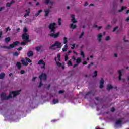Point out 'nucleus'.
<instances>
[{"label": "nucleus", "mask_w": 129, "mask_h": 129, "mask_svg": "<svg viewBox=\"0 0 129 129\" xmlns=\"http://www.w3.org/2000/svg\"><path fill=\"white\" fill-rule=\"evenodd\" d=\"M20 92H21V90L11 91L10 92L9 96H7L5 93H2L1 94V100L2 101L4 100H8L10 99V98H13V97H16L17 95H19Z\"/></svg>", "instance_id": "f257e3e1"}, {"label": "nucleus", "mask_w": 129, "mask_h": 129, "mask_svg": "<svg viewBox=\"0 0 129 129\" xmlns=\"http://www.w3.org/2000/svg\"><path fill=\"white\" fill-rule=\"evenodd\" d=\"M49 30H50L51 34H49L50 37H54L55 39L58 38L60 35V32H58L57 33H56V23H50L48 26Z\"/></svg>", "instance_id": "f03ea898"}, {"label": "nucleus", "mask_w": 129, "mask_h": 129, "mask_svg": "<svg viewBox=\"0 0 129 129\" xmlns=\"http://www.w3.org/2000/svg\"><path fill=\"white\" fill-rule=\"evenodd\" d=\"M29 38H30V36L28 34V33H23L22 35V40H25L21 42L20 43V45L21 46H26V43L30 42Z\"/></svg>", "instance_id": "7ed1b4c3"}, {"label": "nucleus", "mask_w": 129, "mask_h": 129, "mask_svg": "<svg viewBox=\"0 0 129 129\" xmlns=\"http://www.w3.org/2000/svg\"><path fill=\"white\" fill-rule=\"evenodd\" d=\"M20 44L19 41L14 42L12 44H10L9 46H1L0 47L3 49H7L8 50H10V49H13V48H15V46H18Z\"/></svg>", "instance_id": "20e7f679"}, {"label": "nucleus", "mask_w": 129, "mask_h": 129, "mask_svg": "<svg viewBox=\"0 0 129 129\" xmlns=\"http://www.w3.org/2000/svg\"><path fill=\"white\" fill-rule=\"evenodd\" d=\"M39 78L40 79V84L38 86V88H40L41 86H43V83H42V79H43V80H47V74L41 73V74L39 76Z\"/></svg>", "instance_id": "39448f33"}, {"label": "nucleus", "mask_w": 129, "mask_h": 129, "mask_svg": "<svg viewBox=\"0 0 129 129\" xmlns=\"http://www.w3.org/2000/svg\"><path fill=\"white\" fill-rule=\"evenodd\" d=\"M54 47H56L57 49H60V48L62 47L61 46V43L59 42V41H55L53 44L50 46L49 49L50 50H55Z\"/></svg>", "instance_id": "423d86ee"}, {"label": "nucleus", "mask_w": 129, "mask_h": 129, "mask_svg": "<svg viewBox=\"0 0 129 129\" xmlns=\"http://www.w3.org/2000/svg\"><path fill=\"white\" fill-rule=\"evenodd\" d=\"M38 64L42 65V66L40 67L41 69H45V67H46V62L44 61L43 59L39 60L38 62Z\"/></svg>", "instance_id": "0eeeda50"}, {"label": "nucleus", "mask_w": 129, "mask_h": 129, "mask_svg": "<svg viewBox=\"0 0 129 129\" xmlns=\"http://www.w3.org/2000/svg\"><path fill=\"white\" fill-rule=\"evenodd\" d=\"M103 84H104V80H103V78H101V80L100 81V86H99V87L101 89L103 88L104 87Z\"/></svg>", "instance_id": "6e6552de"}, {"label": "nucleus", "mask_w": 129, "mask_h": 129, "mask_svg": "<svg viewBox=\"0 0 129 129\" xmlns=\"http://www.w3.org/2000/svg\"><path fill=\"white\" fill-rule=\"evenodd\" d=\"M107 90H108V91H109L110 90H111V89H112V88H113V87L112 86V85H111V84H108L107 85Z\"/></svg>", "instance_id": "1a4fd4ad"}, {"label": "nucleus", "mask_w": 129, "mask_h": 129, "mask_svg": "<svg viewBox=\"0 0 129 129\" xmlns=\"http://www.w3.org/2000/svg\"><path fill=\"white\" fill-rule=\"evenodd\" d=\"M21 63L24 66H28L29 65V63L24 59L21 60Z\"/></svg>", "instance_id": "9d476101"}, {"label": "nucleus", "mask_w": 129, "mask_h": 129, "mask_svg": "<svg viewBox=\"0 0 129 129\" xmlns=\"http://www.w3.org/2000/svg\"><path fill=\"white\" fill-rule=\"evenodd\" d=\"M25 12L26 13L24 15V18H27V16H30V9L26 10Z\"/></svg>", "instance_id": "9b49d317"}, {"label": "nucleus", "mask_w": 129, "mask_h": 129, "mask_svg": "<svg viewBox=\"0 0 129 129\" xmlns=\"http://www.w3.org/2000/svg\"><path fill=\"white\" fill-rule=\"evenodd\" d=\"M44 12H45V17H48L49 16V13H50V9H45L44 10Z\"/></svg>", "instance_id": "f8f14e48"}, {"label": "nucleus", "mask_w": 129, "mask_h": 129, "mask_svg": "<svg viewBox=\"0 0 129 129\" xmlns=\"http://www.w3.org/2000/svg\"><path fill=\"white\" fill-rule=\"evenodd\" d=\"M71 18H72V23H76V20L75 19V15H74V14H72L71 16Z\"/></svg>", "instance_id": "ddd939ff"}, {"label": "nucleus", "mask_w": 129, "mask_h": 129, "mask_svg": "<svg viewBox=\"0 0 129 129\" xmlns=\"http://www.w3.org/2000/svg\"><path fill=\"white\" fill-rule=\"evenodd\" d=\"M27 56L28 58H30V57H32V56H34V53H33V51H30L27 53Z\"/></svg>", "instance_id": "4468645a"}, {"label": "nucleus", "mask_w": 129, "mask_h": 129, "mask_svg": "<svg viewBox=\"0 0 129 129\" xmlns=\"http://www.w3.org/2000/svg\"><path fill=\"white\" fill-rule=\"evenodd\" d=\"M16 66L18 69H21V68H22V64H21V62H17L16 63Z\"/></svg>", "instance_id": "2eb2a0df"}, {"label": "nucleus", "mask_w": 129, "mask_h": 129, "mask_svg": "<svg viewBox=\"0 0 129 129\" xmlns=\"http://www.w3.org/2000/svg\"><path fill=\"white\" fill-rule=\"evenodd\" d=\"M5 76H6V74L4 72L1 73L0 74V79H4V78H5Z\"/></svg>", "instance_id": "dca6fc26"}, {"label": "nucleus", "mask_w": 129, "mask_h": 129, "mask_svg": "<svg viewBox=\"0 0 129 129\" xmlns=\"http://www.w3.org/2000/svg\"><path fill=\"white\" fill-rule=\"evenodd\" d=\"M77 26H76V25H74V24L72 23L70 25V28L71 29H73V30H74V29H76Z\"/></svg>", "instance_id": "f3484780"}, {"label": "nucleus", "mask_w": 129, "mask_h": 129, "mask_svg": "<svg viewBox=\"0 0 129 129\" xmlns=\"http://www.w3.org/2000/svg\"><path fill=\"white\" fill-rule=\"evenodd\" d=\"M101 38H102V33L98 35V40L99 42H101Z\"/></svg>", "instance_id": "a211bd4d"}, {"label": "nucleus", "mask_w": 129, "mask_h": 129, "mask_svg": "<svg viewBox=\"0 0 129 129\" xmlns=\"http://www.w3.org/2000/svg\"><path fill=\"white\" fill-rule=\"evenodd\" d=\"M91 93H92V91H90L87 92L86 93V95H85V98H87V97H88L89 95H90V94H91Z\"/></svg>", "instance_id": "6ab92c4d"}, {"label": "nucleus", "mask_w": 129, "mask_h": 129, "mask_svg": "<svg viewBox=\"0 0 129 129\" xmlns=\"http://www.w3.org/2000/svg\"><path fill=\"white\" fill-rule=\"evenodd\" d=\"M118 72L119 74V80H121V76H122V74L121 73V70H119Z\"/></svg>", "instance_id": "aec40b11"}, {"label": "nucleus", "mask_w": 129, "mask_h": 129, "mask_svg": "<svg viewBox=\"0 0 129 129\" xmlns=\"http://www.w3.org/2000/svg\"><path fill=\"white\" fill-rule=\"evenodd\" d=\"M14 3H15L14 1H12L10 3H7L6 4V7H11V6H12V4H14Z\"/></svg>", "instance_id": "412c9836"}, {"label": "nucleus", "mask_w": 129, "mask_h": 129, "mask_svg": "<svg viewBox=\"0 0 129 129\" xmlns=\"http://www.w3.org/2000/svg\"><path fill=\"white\" fill-rule=\"evenodd\" d=\"M53 104H56V103H59V100L58 99H55L52 100Z\"/></svg>", "instance_id": "4be33fe9"}, {"label": "nucleus", "mask_w": 129, "mask_h": 129, "mask_svg": "<svg viewBox=\"0 0 129 129\" xmlns=\"http://www.w3.org/2000/svg\"><path fill=\"white\" fill-rule=\"evenodd\" d=\"M67 49H68V46H67V44H66L64 48H62V51L63 52H66V51H67Z\"/></svg>", "instance_id": "5701e85b"}, {"label": "nucleus", "mask_w": 129, "mask_h": 129, "mask_svg": "<svg viewBox=\"0 0 129 129\" xmlns=\"http://www.w3.org/2000/svg\"><path fill=\"white\" fill-rule=\"evenodd\" d=\"M122 123V121L121 120H117L116 121V124L118 125V124H121Z\"/></svg>", "instance_id": "b1692460"}, {"label": "nucleus", "mask_w": 129, "mask_h": 129, "mask_svg": "<svg viewBox=\"0 0 129 129\" xmlns=\"http://www.w3.org/2000/svg\"><path fill=\"white\" fill-rule=\"evenodd\" d=\"M126 9V7L122 6L121 9L118 10L119 13L121 12L123 10H125Z\"/></svg>", "instance_id": "393cba45"}, {"label": "nucleus", "mask_w": 129, "mask_h": 129, "mask_svg": "<svg viewBox=\"0 0 129 129\" xmlns=\"http://www.w3.org/2000/svg\"><path fill=\"white\" fill-rule=\"evenodd\" d=\"M93 28H98V30H100V29L102 28V26H98L95 24H94V25L93 26Z\"/></svg>", "instance_id": "a878e982"}, {"label": "nucleus", "mask_w": 129, "mask_h": 129, "mask_svg": "<svg viewBox=\"0 0 129 129\" xmlns=\"http://www.w3.org/2000/svg\"><path fill=\"white\" fill-rule=\"evenodd\" d=\"M42 12H43V10H42V9H40V10H39L38 13L35 14L36 17H38V16H39L40 13H42Z\"/></svg>", "instance_id": "bb28decb"}, {"label": "nucleus", "mask_w": 129, "mask_h": 129, "mask_svg": "<svg viewBox=\"0 0 129 129\" xmlns=\"http://www.w3.org/2000/svg\"><path fill=\"white\" fill-rule=\"evenodd\" d=\"M42 46H38V47H36V48H35V49H36V50L37 51V52H39V51H40V50L41 49H42Z\"/></svg>", "instance_id": "cd10ccee"}, {"label": "nucleus", "mask_w": 129, "mask_h": 129, "mask_svg": "<svg viewBox=\"0 0 129 129\" xmlns=\"http://www.w3.org/2000/svg\"><path fill=\"white\" fill-rule=\"evenodd\" d=\"M81 59L80 58V57H78L77 58V60H76V62L78 63V64H79V63H81Z\"/></svg>", "instance_id": "c85d7f7f"}, {"label": "nucleus", "mask_w": 129, "mask_h": 129, "mask_svg": "<svg viewBox=\"0 0 129 129\" xmlns=\"http://www.w3.org/2000/svg\"><path fill=\"white\" fill-rule=\"evenodd\" d=\"M11 41V38L10 37H6L5 38L6 43H9Z\"/></svg>", "instance_id": "c756f323"}, {"label": "nucleus", "mask_w": 129, "mask_h": 129, "mask_svg": "<svg viewBox=\"0 0 129 129\" xmlns=\"http://www.w3.org/2000/svg\"><path fill=\"white\" fill-rule=\"evenodd\" d=\"M56 65L59 68L62 66V63L59 61H56Z\"/></svg>", "instance_id": "7c9ffc66"}, {"label": "nucleus", "mask_w": 129, "mask_h": 129, "mask_svg": "<svg viewBox=\"0 0 129 129\" xmlns=\"http://www.w3.org/2000/svg\"><path fill=\"white\" fill-rule=\"evenodd\" d=\"M25 60H26V62H28V63H32V60L28 57H26Z\"/></svg>", "instance_id": "2f4dec72"}, {"label": "nucleus", "mask_w": 129, "mask_h": 129, "mask_svg": "<svg viewBox=\"0 0 129 129\" xmlns=\"http://www.w3.org/2000/svg\"><path fill=\"white\" fill-rule=\"evenodd\" d=\"M57 59L58 61H61V54L60 53L57 54Z\"/></svg>", "instance_id": "473e14b6"}, {"label": "nucleus", "mask_w": 129, "mask_h": 129, "mask_svg": "<svg viewBox=\"0 0 129 129\" xmlns=\"http://www.w3.org/2000/svg\"><path fill=\"white\" fill-rule=\"evenodd\" d=\"M67 37H64L63 38V44H67Z\"/></svg>", "instance_id": "72a5a7b5"}, {"label": "nucleus", "mask_w": 129, "mask_h": 129, "mask_svg": "<svg viewBox=\"0 0 129 129\" xmlns=\"http://www.w3.org/2000/svg\"><path fill=\"white\" fill-rule=\"evenodd\" d=\"M24 34H27V32H28V29L26 27H25L23 30Z\"/></svg>", "instance_id": "f704fd0d"}, {"label": "nucleus", "mask_w": 129, "mask_h": 129, "mask_svg": "<svg viewBox=\"0 0 129 129\" xmlns=\"http://www.w3.org/2000/svg\"><path fill=\"white\" fill-rule=\"evenodd\" d=\"M19 55H20V54H19V53H18V52H15L13 53V55L15 56L16 57H18V56H19Z\"/></svg>", "instance_id": "c9c22d12"}, {"label": "nucleus", "mask_w": 129, "mask_h": 129, "mask_svg": "<svg viewBox=\"0 0 129 129\" xmlns=\"http://www.w3.org/2000/svg\"><path fill=\"white\" fill-rule=\"evenodd\" d=\"M94 76H93L92 77L93 78H94V77H96L97 76V72L95 71L94 73Z\"/></svg>", "instance_id": "e433bc0d"}, {"label": "nucleus", "mask_w": 129, "mask_h": 129, "mask_svg": "<svg viewBox=\"0 0 129 129\" xmlns=\"http://www.w3.org/2000/svg\"><path fill=\"white\" fill-rule=\"evenodd\" d=\"M84 35V32L83 31V32L81 33V35H80V36H79V39H81V38H82V36H83Z\"/></svg>", "instance_id": "4c0bfd02"}, {"label": "nucleus", "mask_w": 129, "mask_h": 129, "mask_svg": "<svg viewBox=\"0 0 129 129\" xmlns=\"http://www.w3.org/2000/svg\"><path fill=\"white\" fill-rule=\"evenodd\" d=\"M95 99L96 100H97V101H101L102 100V99H99V97H95Z\"/></svg>", "instance_id": "58836bf2"}, {"label": "nucleus", "mask_w": 129, "mask_h": 129, "mask_svg": "<svg viewBox=\"0 0 129 129\" xmlns=\"http://www.w3.org/2000/svg\"><path fill=\"white\" fill-rule=\"evenodd\" d=\"M68 65L69 66H72V61H71V60L69 61L68 62Z\"/></svg>", "instance_id": "ea45409f"}, {"label": "nucleus", "mask_w": 129, "mask_h": 129, "mask_svg": "<svg viewBox=\"0 0 129 129\" xmlns=\"http://www.w3.org/2000/svg\"><path fill=\"white\" fill-rule=\"evenodd\" d=\"M61 18H58V25L59 26H61L62 23L61 22Z\"/></svg>", "instance_id": "a19ab883"}, {"label": "nucleus", "mask_w": 129, "mask_h": 129, "mask_svg": "<svg viewBox=\"0 0 129 129\" xmlns=\"http://www.w3.org/2000/svg\"><path fill=\"white\" fill-rule=\"evenodd\" d=\"M117 29H118V26H116L114 28L113 30H112V32H115V31H116V30H117Z\"/></svg>", "instance_id": "79ce46f5"}, {"label": "nucleus", "mask_w": 129, "mask_h": 129, "mask_svg": "<svg viewBox=\"0 0 129 129\" xmlns=\"http://www.w3.org/2000/svg\"><path fill=\"white\" fill-rule=\"evenodd\" d=\"M81 56H82L83 58H84V57H85V55H84V52L83 51L81 52Z\"/></svg>", "instance_id": "37998d69"}, {"label": "nucleus", "mask_w": 129, "mask_h": 129, "mask_svg": "<svg viewBox=\"0 0 129 129\" xmlns=\"http://www.w3.org/2000/svg\"><path fill=\"white\" fill-rule=\"evenodd\" d=\"M91 65H94V63L92 62H91L90 64L88 66V68H90V67H91Z\"/></svg>", "instance_id": "c03bdc74"}, {"label": "nucleus", "mask_w": 129, "mask_h": 129, "mask_svg": "<svg viewBox=\"0 0 129 129\" xmlns=\"http://www.w3.org/2000/svg\"><path fill=\"white\" fill-rule=\"evenodd\" d=\"M68 60V55L66 54L64 56V61H67Z\"/></svg>", "instance_id": "a18cd8bd"}, {"label": "nucleus", "mask_w": 129, "mask_h": 129, "mask_svg": "<svg viewBox=\"0 0 129 129\" xmlns=\"http://www.w3.org/2000/svg\"><path fill=\"white\" fill-rule=\"evenodd\" d=\"M72 46L73 47H71V49L72 50L74 49V48H75V43H73V44H72Z\"/></svg>", "instance_id": "49530a36"}, {"label": "nucleus", "mask_w": 129, "mask_h": 129, "mask_svg": "<svg viewBox=\"0 0 129 129\" xmlns=\"http://www.w3.org/2000/svg\"><path fill=\"white\" fill-rule=\"evenodd\" d=\"M64 91H64V90H60V91H58V93L59 94H63V92H64Z\"/></svg>", "instance_id": "de8ad7c7"}, {"label": "nucleus", "mask_w": 129, "mask_h": 129, "mask_svg": "<svg viewBox=\"0 0 129 129\" xmlns=\"http://www.w3.org/2000/svg\"><path fill=\"white\" fill-rule=\"evenodd\" d=\"M106 41H109V40H110V36H107L105 39Z\"/></svg>", "instance_id": "09e8293b"}, {"label": "nucleus", "mask_w": 129, "mask_h": 129, "mask_svg": "<svg viewBox=\"0 0 129 129\" xmlns=\"http://www.w3.org/2000/svg\"><path fill=\"white\" fill-rule=\"evenodd\" d=\"M11 31V28L10 27H7L6 29V32L7 33L8 31Z\"/></svg>", "instance_id": "8fccbe9b"}, {"label": "nucleus", "mask_w": 129, "mask_h": 129, "mask_svg": "<svg viewBox=\"0 0 129 129\" xmlns=\"http://www.w3.org/2000/svg\"><path fill=\"white\" fill-rule=\"evenodd\" d=\"M115 110V109L114 108V107L111 108V111L112 112H114Z\"/></svg>", "instance_id": "3c124183"}, {"label": "nucleus", "mask_w": 129, "mask_h": 129, "mask_svg": "<svg viewBox=\"0 0 129 129\" xmlns=\"http://www.w3.org/2000/svg\"><path fill=\"white\" fill-rule=\"evenodd\" d=\"M84 7H86V6H88V2H86L85 4H84Z\"/></svg>", "instance_id": "603ef678"}, {"label": "nucleus", "mask_w": 129, "mask_h": 129, "mask_svg": "<svg viewBox=\"0 0 129 129\" xmlns=\"http://www.w3.org/2000/svg\"><path fill=\"white\" fill-rule=\"evenodd\" d=\"M3 32L0 31V39H2V38H3Z\"/></svg>", "instance_id": "864d4df0"}, {"label": "nucleus", "mask_w": 129, "mask_h": 129, "mask_svg": "<svg viewBox=\"0 0 129 129\" xmlns=\"http://www.w3.org/2000/svg\"><path fill=\"white\" fill-rule=\"evenodd\" d=\"M20 73H21V74H25V71H24V70H21V71H20Z\"/></svg>", "instance_id": "5fc2aeb1"}, {"label": "nucleus", "mask_w": 129, "mask_h": 129, "mask_svg": "<svg viewBox=\"0 0 129 129\" xmlns=\"http://www.w3.org/2000/svg\"><path fill=\"white\" fill-rule=\"evenodd\" d=\"M21 30V29L20 28V27H18L17 29H16V32H20V31Z\"/></svg>", "instance_id": "6e6d98bb"}, {"label": "nucleus", "mask_w": 129, "mask_h": 129, "mask_svg": "<svg viewBox=\"0 0 129 129\" xmlns=\"http://www.w3.org/2000/svg\"><path fill=\"white\" fill-rule=\"evenodd\" d=\"M50 0H46L45 1V4H46L47 5H48V4H49V3H50Z\"/></svg>", "instance_id": "4d7b16f0"}, {"label": "nucleus", "mask_w": 129, "mask_h": 129, "mask_svg": "<svg viewBox=\"0 0 129 129\" xmlns=\"http://www.w3.org/2000/svg\"><path fill=\"white\" fill-rule=\"evenodd\" d=\"M123 40L125 42H128V41L125 40V36H124Z\"/></svg>", "instance_id": "13d9d810"}, {"label": "nucleus", "mask_w": 129, "mask_h": 129, "mask_svg": "<svg viewBox=\"0 0 129 129\" xmlns=\"http://www.w3.org/2000/svg\"><path fill=\"white\" fill-rule=\"evenodd\" d=\"M22 50V47H20L19 48H17L18 51H21Z\"/></svg>", "instance_id": "bf43d9fd"}, {"label": "nucleus", "mask_w": 129, "mask_h": 129, "mask_svg": "<svg viewBox=\"0 0 129 129\" xmlns=\"http://www.w3.org/2000/svg\"><path fill=\"white\" fill-rule=\"evenodd\" d=\"M83 65H87V61H84L83 62Z\"/></svg>", "instance_id": "052dcab7"}, {"label": "nucleus", "mask_w": 129, "mask_h": 129, "mask_svg": "<svg viewBox=\"0 0 129 129\" xmlns=\"http://www.w3.org/2000/svg\"><path fill=\"white\" fill-rule=\"evenodd\" d=\"M49 3H50V5H51V6H52V5H53L54 4V2H53V1H50Z\"/></svg>", "instance_id": "680f3d73"}, {"label": "nucleus", "mask_w": 129, "mask_h": 129, "mask_svg": "<svg viewBox=\"0 0 129 129\" xmlns=\"http://www.w3.org/2000/svg\"><path fill=\"white\" fill-rule=\"evenodd\" d=\"M72 59H73V60H74V61H75V60H76L75 56H73Z\"/></svg>", "instance_id": "e2e57ef3"}, {"label": "nucleus", "mask_w": 129, "mask_h": 129, "mask_svg": "<svg viewBox=\"0 0 129 129\" xmlns=\"http://www.w3.org/2000/svg\"><path fill=\"white\" fill-rule=\"evenodd\" d=\"M77 66H78V64H75L73 66V68H75V67H76Z\"/></svg>", "instance_id": "0e129e2a"}, {"label": "nucleus", "mask_w": 129, "mask_h": 129, "mask_svg": "<svg viewBox=\"0 0 129 129\" xmlns=\"http://www.w3.org/2000/svg\"><path fill=\"white\" fill-rule=\"evenodd\" d=\"M50 87H51V85L49 84V85L47 86V88L48 89H49Z\"/></svg>", "instance_id": "69168bd1"}, {"label": "nucleus", "mask_w": 129, "mask_h": 129, "mask_svg": "<svg viewBox=\"0 0 129 129\" xmlns=\"http://www.w3.org/2000/svg\"><path fill=\"white\" fill-rule=\"evenodd\" d=\"M114 57H115V58L117 57V54L115 53V54H114Z\"/></svg>", "instance_id": "338daca9"}, {"label": "nucleus", "mask_w": 129, "mask_h": 129, "mask_svg": "<svg viewBox=\"0 0 129 129\" xmlns=\"http://www.w3.org/2000/svg\"><path fill=\"white\" fill-rule=\"evenodd\" d=\"M128 21H129V17H127L126 18V22H128Z\"/></svg>", "instance_id": "774afa93"}]
</instances>
